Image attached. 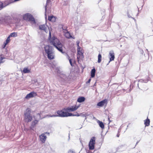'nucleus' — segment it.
<instances>
[{
	"label": "nucleus",
	"mask_w": 153,
	"mask_h": 153,
	"mask_svg": "<svg viewBox=\"0 0 153 153\" xmlns=\"http://www.w3.org/2000/svg\"><path fill=\"white\" fill-rule=\"evenodd\" d=\"M49 39L51 44L53 45L62 54L65 53L63 51V45L59 40L54 36L51 38L50 31H49Z\"/></svg>",
	"instance_id": "1"
},
{
	"label": "nucleus",
	"mask_w": 153,
	"mask_h": 153,
	"mask_svg": "<svg viewBox=\"0 0 153 153\" xmlns=\"http://www.w3.org/2000/svg\"><path fill=\"white\" fill-rule=\"evenodd\" d=\"M44 48L48 58L50 60L53 59L54 58L55 55L52 47L50 46L46 45L45 46Z\"/></svg>",
	"instance_id": "2"
},
{
	"label": "nucleus",
	"mask_w": 153,
	"mask_h": 153,
	"mask_svg": "<svg viewBox=\"0 0 153 153\" xmlns=\"http://www.w3.org/2000/svg\"><path fill=\"white\" fill-rule=\"evenodd\" d=\"M31 110L29 108H27L25 111L24 115V120L26 123L30 122L32 120V117L31 114Z\"/></svg>",
	"instance_id": "3"
},
{
	"label": "nucleus",
	"mask_w": 153,
	"mask_h": 153,
	"mask_svg": "<svg viewBox=\"0 0 153 153\" xmlns=\"http://www.w3.org/2000/svg\"><path fill=\"white\" fill-rule=\"evenodd\" d=\"M0 21L2 24L5 25H8L11 23L12 19L10 16H5L1 18Z\"/></svg>",
	"instance_id": "4"
},
{
	"label": "nucleus",
	"mask_w": 153,
	"mask_h": 153,
	"mask_svg": "<svg viewBox=\"0 0 153 153\" xmlns=\"http://www.w3.org/2000/svg\"><path fill=\"white\" fill-rule=\"evenodd\" d=\"M23 19L30 22L32 24H35L36 22L34 18L29 13H26L23 16Z\"/></svg>",
	"instance_id": "5"
},
{
	"label": "nucleus",
	"mask_w": 153,
	"mask_h": 153,
	"mask_svg": "<svg viewBox=\"0 0 153 153\" xmlns=\"http://www.w3.org/2000/svg\"><path fill=\"white\" fill-rule=\"evenodd\" d=\"M56 116L61 117H68L70 116L69 113L65 112L63 110H59L56 113Z\"/></svg>",
	"instance_id": "6"
},
{
	"label": "nucleus",
	"mask_w": 153,
	"mask_h": 153,
	"mask_svg": "<svg viewBox=\"0 0 153 153\" xmlns=\"http://www.w3.org/2000/svg\"><path fill=\"white\" fill-rule=\"evenodd\" d=\"M37 115L39 116V117H37L36 118H35V119L31 123L30 128L32 130H34L36 125L37 124L39 120L41 119V115L39 114H38Z\"/></svg>",
	"instance_id": "7"
},
{
	"label": "nucleus",
	"mask_w": 153,
	"mask_h": 153,
	"mask_svg": "<svg viewBox=\"0 0 153 153\" xmlns=\"http://www.w3.org/2000/svg\"><path fill=\"white\" fill-rule=\"evenodd\" d=\"M95 142V138L92 137L89 143V148L90 150H93L94 149V144Z\"/></svg>",
	"instance_id": "8"
},
{
	"label": "nucleus",
	"mask_w": 153,
	"mask_h": 153,
	"mask_svg": "<svg viewBox=\"0 0 153 153\" xmlns=\"http://www.w3.org/2000/svg\"><path fill=\"white\" fill-rule=\"evenodd\" d=\"M77 57L78 60L79 61V60L84 58L83 52L82 51V48L77 49Z\"/></svg>",
	"instance_id": "9"
},
{
	"label": "nucleus",
	"mask_w": 153,
	"mask_h": 153,
	"mask_svg": "<svg viewBox=\"0 0 153 153\" xmlns=\"http://www.w3.org/2000/svg\"><path fill=\"white\" fill-rule=\"evenodd\" d=\"M79 107V105L72 106L68 107L66 109L69 111H73L76 110Z\"/></svg>",
	"instance_id": "10"
},
{
	"label": "nucleus",
	"mask_w": 153,
	"mask_h": 153,
	"mask_svg": "<svg viewBox=\"0 0 153 153\" xmlns=\"http://www.w3.org/2000/svg\"><path fill=\"white\" fill-rule=\"evenodd\" d=\"M37 94L36 92L34 91H32L27 94L25 98L26 99H29L31 98L34 97Z\"/></svg>",
	"instance_id": "11"
},
{
	"label": "nucleus",
	"mask_w": 153,
	"mask_h": 153,
	"mask_svg": "<svg viewBox=\"0 0 153 153\" xmlns=\"http://www.w3.org/2000/svg\"><path fill=\"white\" fill-rule=\"evenodd\" d=\"M39 27L40 30H44L46 32H47L48 28L49 29L48 26L45 25H40L39 26Z\"/></svg>",
	"instance_id": "12"
},
{
	"label": "nucleus",
	"mask_w": 153,
	"mask_h": 153,
	"mask_svg": "<svg viewBox=\"0 0 153 153\" xmlns=\"http://www.w3.org/2000/svg\"><path fill=\"white\" fill-rule=\"evenodd\" d=\"M109 55L110 56V61L107 64V65H108L110 62L114 60L115 58L114 53L113 51H111L110 52Z\"/></svg>",
	"instance_id": "13"
},
{
	"label": "nucleus",
	"mask_w": 153,
	"mask_h": 153,
	"mask_svg": "<svg viewBox=\"0 0 153 153\" xmlns=\"http://www.w3.org/2000/svg\"><path fill=\"white\" fill-rule=\"evenodd\" d=\"M107 103V101L106 99L102 101H101L100 102H99L97 104V105L98 106L100 107H102L105 104H106Z\"/></svg>",
	"instance_id": "14"
},
{
	"label": "nucleus",
	"mask_w": 153,
	"mask_h": 153,
	"mask_svg": "<svg viewBox=\"0 0 153 153\" xmlns=\"http://www.w3.org/2000/svg\"><path fill=\"white\" fill-rule=\"evenodd\" d=\"M15 2L14 1V0H10L9 2H8L7 4L5 5L4 4H3L0 1V8H2L6 6L9 5L10 4Z\"/></svg>",
	"instance_id": "15"
},
{
	"label": "nucleus",
	"mask_w": 153,
	"mask_h": 153,
	"mask_svg": "<svg viewBox=\"0 0 153 153\" xmlns=\"http://www.w3.org/2000/svg\"><path fill=\"white\" fill-rule=\"evenodd\" d=\"M45 135L41 134L39 136L40 140L43 143H45L46 139V137Z\"/></svg>",
	"instance_id": "16"
},
{
	"label": "nucleus",
	"mask_w": 153,
	"mask_h": 153,
	"mask_svg": "<svg viewBox=\"0 0 153 153\" xmlns=\"http://www.w3.org/2000/svg\"><path fill=\"white\" fill-rule=\"evenodd\" d=\"M64 35L65 36L68 38L69 39L71 38H72L73 39H74L75 37H72L70 35V33L69 32L67 31L66 32H64Z\"/></svg>",
	"instance_id": "17"
},
{
	"label": "nucleus",
	"mask_w": 153,
	"mask_h": 153,
	"mask_svg": "<svg viewBox=\"0 0 153 153\" xmlns=\"http://www.w3.org/2000/svg\"><path fill=\"white\" fill-rule=\"evenodd\" d=\"M85 99V98L84 97H80L78 99L77 101L79 102H84Z\"/></svg>",
	"instance_id": "18"
},
{
	"label": "nucleus",
	"mask_w": 153,
	"mask_h": 153,
	"mask_svg": "<svg viewBox=\"0 0 153 153\" xmlns=\"http://www.w3.org/2000/svg\"><path fill=\"white\" fill-rule=\"evenodd\" d=\"M97 122L98 123V124L102 128H104V125L102 122L99 120H98Z\"/></svg>",
	"instance_id": "19"
},
{
	"label": "nucleus",
	"mask_w": 153,
	"mask_h": 153,
	"mask_svg": "<svg viewBox=\"0 0 153 153\" xmlns=\"http://www.w3.org/2000/svg\"><path fill=\"white\" fill-rule=\"evenodd\" d=\"M30 72V70L28 69L27 68H25L23 71V72L24 73H29Z\"/></svg>",
	"instance_id": "20"
},
{
	"label": "nucleus",
	"mask_w": 153,
	"mask_h": 153,
	"mask_svg": "<svg viewBox=\"0 0 153 153\" xmlns=\"http://www.w3.org/2000/svg\"><path fill=\"white\" fill-rule=\"evenodd\" d=\"M55 17L53 16L48 17V20L50 21L54 22L55 20Z\"/></svg>",
	"instance_id": "21"
},
{
	"label": "nucleus",
	"mask_w": 153,
	"mask_h": 153,
	"mask_svg": "<svg viewBox=\"0 0 153 153\" xmlns=\"http://www.w3.org/2000/svg\"><path fill=\"white\" fill-rule=\"evenodd\" d=\"M95 69L94 68L91 71V77H94L95 76Z\"/></svg>",
	"instance_id": "22"
},
{
	"label": "nucleus",
	"mask_w": 153,
	"mask_h": 153,
	"mask_svg": "<svg viewBox=\"0 0 153 153\" xmlns=\"http://www.w3.org/2000/svg\"><path fill=\"white\" fill-rule=\"evenodd\" d=\"M150 120L149 119H147L144 121V124L146 126H149V125Z\"/></svg>",
	"instance_id": "23"
},
{
	"label": "nucleus",
	"mask_w": 153,
	"mask_h": 153,
	"mask_svg": "<svg viewBox=\"0 0 153 153\" xmlns=\"http://www.w3.org/2000/svg\"><path fill=\"white\" fill-rule=\"evenodd\" d=\"M50 0H47L46 4V5H45V17L46 19L47 18V15H46V12L47 11V5H48V3H49Z\"/></svg>",
	"instance_id": "24"
},
{
	"label": "nucleus",
	"mask_w": 153,
	"mask_h": 153,
	"mask_svg": "<svg viewBox=\"0 0 153 153\" xmlns=\"http://www.w3.org/2000/svg\"><path fill=\"white\" fill-rule=\"evenodd\" d=\"M9 36L11 37H16L17 36V33L16 32H13L11 33Z\"/></svg>",
	"instance_id": "25"
},
{
	"label": "nucleus",
	"mask_w": 153,
	"mask_h": 153,
	"mask_svg": "<svg viewBox=\"0 0 153 153\" xmlns=\"http://www.w3.org/2000/svg\"><path fill=\"white\" fill-rule=\"evenodd\" d=\"M70 116H80V115H79L77 112H76L74 114H72L71 113H69Z\"/></svg>",
	"instance_id": "26"
},
{
	"label": "nucleus",
	"mask_w": 153,
	"mask_h": 153,
	"mask_svg": "<svg viewBox=\"0 0 153 153\" xmlns=\"http://www.w3.org/2000/svg\"><path fill=\"white\" fill-rule=\"evenodd\" d=\"M60 77L61 78H62L64 80H66L67 78V76L63 74H61L60 75Z\"/></svg>",
	"instance_id": "27"
},
{
	"label": "nucleus",
	"mask_w": 153,
	"mask_h": 153,
	"mask_svg": "<svg viewBox=\"0 0 153 153\" xmlns=\"http://www.w3.org/2000/svg\"><path fill=\"white\" fill-rule=\"evenodd\" d=\"M102 58V56L100 54H99L98 55V62L99 63H100L101 62Z\"/></svg>",
	"instance_id": "28"
},
{
	"label": "nucleus",
	"mask_w": 153,
	"mask_h": 153,
	"mask_svg": "<svg viewBox=\"0 0 153 153\" xmlns=\"http://www.w3.org/2000/svg\"><path fill=\"white\" fill-rule=\"evenodd\" d=\"M10 37L9 36L5 41L4 42V43H5V45H7L10 42Z\"/></svg>",
	"instance_id": "29"
},
{
	"label": "nucleus",
	"mask_w": 153,
	"mask_h": 153,
	"mask_svg": "<svg viewBox=\"0 0 153 153\" xmlns=\"http://www.w3.org/2000/svg\"><path fill=\"white\" fill-rule=\"evenodd\" d=\"M62 28L63 30L64 33V32H65L67 31V27L66 26H63L62 27Z\"/></svg>",
	"instance_id": "30"
},
{
	"label": "nucleus",
	"mask_w": 153,
	"mask_h": 153,
	"mask_svg": "<svg viewBox=\"0 0 153 153\" xmlns=\"http://www.w3.org/2000/svg\"><path fill=\"white\" fill-rule=\"evenodd\" d=\"M5 59L3 57L1 56H0V64L3 62L4 61H3L4 59Z\"/></svg>",
	"instance_id": "31"
},
{
	"label": "nucleus",
	"mask_w": 153,
	"mask_h": 153,
	"mask_svg": "<svg viewBox=\"0 0 153 153\" xmlns=\"http://www.w3.org/2000/svg\"><path fill=\"white\" fill-rule=\"evenodd\" d=\"M46 116L48 117H56V113H55V114H53V115H51V114L48 115H47Z\"/></svg>",
	"instance_id": "32"
},
{
	"label": "nucleus",
	"mask_w": 153,
	"mask_h": 153,
	"mask_svg": "<svg viewBox=\"0 0 153 153\" xmlns=\"http://www.w3.org/2000/svg\"><path fill=\"white\" fill-rule=\"evenodd\" d=\"M79 41H77L76 42V44L77 46V49H79L81 48V47L79 46Z\"/></svg>",
	"instance_id": "33"
},
{
	"label": "nucleus",
	"mask_w": 153,
	"mask_h": 153,
	"mask_svg": "<svg viewBox=\"0 0 153 153\" xmlns=\"http://www.w3.org/2000/svg\"><path fill=\"white\" fill-rule=\"evenodd\" d=\"M68 153H75V152L71 150H70L68 152Z\"/></svg>",
	"instance_id": "34"
},
{
	"label": "nucleus",
	"mask_w": 153,
	"mask_h": 153,
	"mask_svg": "<svg viewBox=\"0 0 153 153\" xmlns=\"http://www.w3.org/2000/svg\"><path fill=\"white\" fill-rule=\"evenodd\" d=\"M69 61L71 65L72 66H73V65H72V59H69Z\"/></svg>",
	"instance_id": "35"
},
{
	"label": "nucleus",
	"mask_w": 153,
	"mask_h": 153,
	"mask_svg": "<svg viewBox=\"0 0 153 153\" xmlns=\"http://www.w3.org/2000/svg\"><path fill=\"white\" fill-rule=\"evenodd\" d=\"M38 114H39L40 115V114L39 113H38L37 114H36V116H34V119H35V118H36L37 117H39V116L37 115Z\"/></svg>",
	"instance_id": "36"
},
{
	"label": "nucleus",
	"mask_w": 153,
	"mask_h": 153,
	"mask_svg": "<svg viewBox=\"0 0 153 153\" xmlns=\"http://www.w3.org/2000/svg\"><path fill=\"white\" fill-rule=\"evenodd\" d=\"M6 45H5V43H4V45H3L2 47H3V48H4Z\"/></svg>",
	"instance_id": "37"
},
{
	"label": "nucleus",
	"mask_w": 153,
	"mask_h": 153,
	"mask_svg": "<svg viewBox=\"0 0 153 153\" xmlns=\"http://www.w3.org/2000/svg\"><path fill=\"white\" fill-rule=\"evenodd\" d=\"M91 79H89L88 81L86 83L87 84L88 83H90V81H91Z\"/></svg>",
	"instance_id": "38"
},
{
	"label": "nucleus",
	"mask_w": 153,
	"mask_h": 153,
	"mask_svg": "<svg viewBox=\"0 0 153 153\" xmlns=\"http://www.w3.org/2000/svg\"><path fill=\"white\" fill-rule=\"evenodd\" d=\"M82 116L83 117H85V119H86V116L84 114H83L82 115Z\"/></svg>",
	"instance_id": "39"
},
{
	"label": "nucleus",
	"mask_w": 153,
	"mask_h": 153,
	"mask_svg": "<svg viewBox=\"0 0 153 153\" xmlns=\"http://www.w3.org/2000/svg\"><path fill=\"white\" fill-rule=\"evenodd\" d=\"M119 135H120V134H117V137H119Z\"/></svg>",
	"instance_id": "40"
},
{
	"label": "nucleus",
	"mask_w": 153,
	"mask_h": 153,
	"mask_svg": "<svg viewBox=\"0 0 153 153\" xmlns=\"http://www.w3.org/2000/svg\"><path fill=\"white\" fill-rule=\"evenodd\" d=\"M45 134H49V133L46 132V133H45Z\"/></svg>",
	"instance_id": "41"
},
{
	"label": "nucleus",
	"mask_w": 153,
	"mask_h": 153,
	"mask_svg": "<svg viewBox=\"0 0 153 153\" xmlns=\"http://www.w3.org/2000/svg\"><path fill=\"white\" fill-rule=\"evenodd\" d=\"M147 81H145V82H147Z\"/></svg>",
	"instance_id": "42"
}]
</instances>
